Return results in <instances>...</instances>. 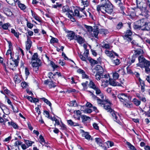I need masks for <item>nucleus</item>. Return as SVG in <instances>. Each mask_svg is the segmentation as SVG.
I'll return each instance as SVG.
<instances>
[{"instance_id": "nucleus-4", "label": "nucleus", "mask_w": 150, "mask_h": 150, "mask_svg": "<svg viewBox=\"0 0 150 150\" xmlns=\"http://www.w3.org/2000/svg\"><path fill=\"white\" fill-rule=\"evenodd\" d=\"M139 63L137 64V66L141 68L150 66V61L146 60L142 55L139 56L138 57Z\"/></svg>"}, {"instance_id": "nucleus-36", "label": "nucleus", "mask_w": 150, "mask_h": 150, "mask_svg": "<svg viewBox=\"0 0 150 150\" xmlns=\"http://www.w3.org/2000/svg\"><path fill=\"white\" fill-rule=\"evenodd\" d=\"M142 22L141 21V19L140 20V25H137V24H134V28L135 29H138L139 28H141L142 29V27H141V26L142 23Z\"/></svg>"}, {"instance_id": "nucleus-17", "label": "nucleus", "mask_w": 150, "mask_h": 150, "mask_svg": "<svg viewBox=\"0 0 150 150\" xmlns=\"http://www.w3.org/2000/svg\"><path fill=\"white\" fill-rule=\"evenodd\" d=\"M74 15L76 16L79 18H84V16L82 14L79 13V11L77 9H75L74 11Z\"/></svg>"}, {"instance_id": "nucleus-33", "label": "nucleus", "mask_w": 150, "mask_h": 150, "mask_svg": "<svg viewBox=\"0 0 150 150\" xmlns=\"http://www.w3.org/2000/svg\"><path fill=\"white\" fill-rule=\"evenodd\" d=\"M127 144L129 148L130 149V150H137L135 147L129 142H127Z\"/></svg>"}, {"instance_id": "nucleus-51", "label": "nucleus", "mask_w": 150, "mask_h": 150, "mask_svg": "<svg viewBox=\"0 0 150 150\" xmlns=\"http://www.w3.org/2000/svg\"><path fill=\"white\" fill-rule=\"evenodd\" d=\"M85 26L88 32H91L92 31V27H91L86 25H85Z\"/></svg>"}, {"instance_id": "nucleus-18", "label": "nucleus", "mask_w": 150, "mask_h": 150, "mask_svg": "<svg viewBox=\"0 0 150 150\" xmlns=\"http://www.w3.org/2000/svg\"><path fill=\"white\" fill-rule=\"evenodd\" d=\"M135 55H133L131 58L129 59V60L127 61V65H128V66L130 65L132 63H134L135 62Z\"/></svg>"}, {"instance_id": "nucleus-8", "label": "nucleus", "mask_w": 150, "mask_h": 150, "mask_svg": "<svg viewBox=\"0 0 150 150\" xmlns=\"http://www.w3.org/2000/svg\"><path fill=\"white\" fill-rule=\"evenodd\" d=\"M13 63L10 62L9 63L8 62H7V66H8L9 68L13 69V68L15 67H17L18 65V61L17 59H15L13 60Z\"/></svg>"}, {"instance_id": "nucleus-61", "label": "nucleus", "mask_w": 150, "mask_h": 150, "mask_svg": "<svg viewBox=\"0 0 150 150\" xmlns=\"http://www.w3.org/2000/svg\"><path fill=\"white\" fill-rule=\"evenodd\" d=\"M110 47V45L108 44H105L103 46V47H104L106 49H109Z\"/></svg>"}, {"instance_id": "nucleus-60", "label": "nucleus", "mask_w": 150, "mask_h": 150, "mask_svg": "<svg viewBox=\"0 0 150 150\" xmlns=\"http://www.w3.org/2000/svg\"><path fill=\"white\" fill-rule=\"evenodd\" d=\"M90 62L91 63L93 64H97L98 63L97 61L94 60L93 59H90Z\"/></svg>"}, {"instance_id": "nucleus-7", "label": "nucleus", "mask_w": 150, "mask_h": 150, "mask_svg": "<svg viewBox=\"0 0 150 150\" xmlns=\"http://www.w3.org/2000/svg\"><path fill=\"white\" fill-rule=\"evenodd\" d=\"M126 34L123 36V37L124 39L128 41H131L132 39L131 38L130 36L132 35V33L131 30H129L126 31Z\"/></svg>"}, {"instance_id": "nucleus-34", "label": "nucleus", "mask_w": 150, "mask_h": 150, "mask_svg": "<svg viewBox=\"0 0 150 150\" xmlns=\"http://www.w3.org/2000/svg\"><path fill=\"white\" fill-rule=\"evenodd\" d=\"M41 99L47 105H48L50 107H51L52 104L47 99H46L45 98H41Z\"/></svg>"}, {"instance_id": "nucleus-48", "label": "nucleus", "mask_w": 150, "mask_h": 150, "mask_svg": "<svg viewBox=\"0 0 150 150\" xmlns=\"http://www.w3.org/2000/svg\"><path fill=\"white\" fill-rule=\"evenodd\" d=\"M85 51L84 52V56H86V58L88 57V54H89L88 50H87V49H86V48L84 47Z\"/></svg>"}, {"instance_id": "nucleus-35", "label": "nucleus", "mask_w": 150, "mask_h": 150, "mask_svg": "<svg viewBox=\"0 0 150 150\" xmlns=\"http://www.w3.org/2000/svg\"><path fill=\"white\" fill-rule=\"evenodd\" d=\"M51 37L52 38L50 40V42L51 43H57L58 41V40L55 38H54L51 36Z\"/></svg>"}, {"instance_id": "nucleus-28", "label": "nucleus", "mask_w": 150, "mask_h": 150, "mask_svg": "<svg viewBox=\"0 0 150 150\" xmlns=\"http://www.w3.org/2000/svg\"><path fill=\"white\" fill-rule=\"evenodd\" d=\"M89 87L93 89H95L97 86H96L94 83L92 81H90L89 84Z\"/></svg>"}, {"instance_id": "nucleus-11", "label": "nucleus", "mask_w": 150, "mask_h": 150, "mask_svg": "<svg viewBox=\"0 0 150 150\" xmlns=\"http://www.w3.org/2000/svg\"><path fill=\"white\" fill-rule=\"evenodd\" d=\"M110 112L113 117V119L114 121H116L118 123L120 124V122L119 120H117L118 116H119V115L117 112H115L113 110H112L111 112Z\"/></svg>"}, {"instance_id": "nucleus-25", "label": "nucleus", "mask_w": 150, "mask_h": 150, "mask_svg": "<svg viewBox=\"0 0 150 150\" xmlns=\"http://www.w3.org/2000/svg\"><path fill=\"white\" fill-rule=\"evenodd\" d=\"M99 33L98 28H97L93 31V35L96 38H98V35Z\"/></svg>"}, {"instance_id": "nucleus-49", "label": "nucleus", "mask_w": 150, "mask_h": 150, "mask_svg": "<svg viewBox=\"0 0 150 150\" xmlns=\"http://www.w3.org/2000/svg\"><path fill=\"white\" fill-rule=\"evenodd\" d=\"M18 6L21 9L24 10L26 8V6L24 4H18Z\"/></svg>"}, {"instance_id": "nucleus-38", "label": "nucleus", "mask_w": 150, "mask_h": 150, "mask_svg": "<svg viewBox=\"0 0 150 150\" xmlns=\"http://www.w3.org/2000/svg\"><path fill=\"white\" fill-rule=\"evenodd\" d=\"M12 45L11 44V43H10L9 44V49L7 50V52L6 53V55H8L9 54H10L11 56V58H12V57L11 56L12 52H11V46Z\"/></svg>"}, {"instance_id": "nucleus-52", "label": "nucleus", "mask_w": 150, "mask_h": 150, "mask_svg": "<svg viewBox=\"0 0 150 150\" xmlns=\"http://www.w3.org/2000/svg\"><path fill=\"white\" fill-rule=\"evenodd\" d=\"M82 119L84 121H86L90 119V117L86 115H83L81 117Z\"/></svg>"}, {"instance_id": "nucleus-29", "label": "nucleus", "mask_w": 150, "mask_h": 150, "mask_svg": "<svg viewBox=\"0 0 150 150\" xmlns=\"http://www.w3.org/2000/svg\"><path fill=\"white\" fill-rule=\"evenodd\" d=\"M97 103L98 104L101 105V106L102 105H103L106 102V101L101 100L99 98H98L97 99Z\"/></svg>"}, {"instance_id": "nucleus-15", "label": "nucleus", "mask_w": 150, "mask_h": 150, "mask_svg": "<svg viewBox=\"0 0 150 150\" xmlns=\"http://www.w3.org/2000/svg\"><path fill=\"white\" fill-rule=\"evenodd\" d=\"M67 36L70 40H75V35L73 31L69 32Z\"/></svg>"}, {"instance_id": "nucleus-45", "label": "nucleus", "mask_w": 150, "mask_h": 150, "mask_svg": "<svg viewBox=\"0 0 150 150\" xmlns=\"http://www.w3.org/2000/svg\"><path fill=\"white\" fill-rule=\"evenodd\" d=\"M8 123L9 124H11L14 128L16 129H17L18 128V125L13 122H11V123L10 122H8Z\"/></svg>"}, {"instance_id": "nucleus-22", "label": "nucleus", "mask_w": 150, "mask_h": 150, "mask_svg": "<svg viewBox=\"0 0 150 150\" xmlns=\"http://www.w3.org/2000/svg\"><path fill=\"white\" fill-rule=\"evenodd\" d=\"M95 140L96 142L99 145L104 142V141L100 138H95Z\"/></svg>"}, {"instance_id": "nucleus-44", "label": "nucleus", "mask_w": 150, "mask_h": 150, "mask_svg": "<svg viewBox=\"0 0 150 150\" xmlns=\"http://www.w3.org/2000/svg\"><path fill=\"white\" fill-rule=\"evenodd\" d=\"M32 66L33 67H39L40 66V64L37 62H33L32 64Z\"/></svg>"}, {"instance_id": "nucleus-19", "label": "nucleus", "mask_w": 150, "mask_h": 150, "mask_svg": "<svg viewBox=\"0 0 150 150\" xmlns=\"http://www.w3.org/2000/svg\"><path fill=\"white\" fill-rule=\"evenodd\" d=\"M82 135L83 137H85L87 139H91V137L87 132H82Z\"/></svg>"}, {"instance_id": "nucleus-39", "label": "nucleus", "mask_w": 150, "mask_h": 150, "mask_svg": "<svg viewBox=\"0 0 150 150\" xmlns=\"http://www.w3.org/2000/svg\"><path fill=\"white\" fill-rule=\"evenodd\" d=\"M14 79L16 83H18L21 82V80L18 76H15Z\"/></svg>"}, {"instance_id": "nucleus-16", "label": "nucleus", "mask_w": 150, "mask_h": 150, "mask_svg": "<svg viewBox=\"0 0 150 150\" xmlns=\"http://www.w3.org/2000/svg\"><path fill=\"white\" fill-rule=\"evenodd\" d=\"M31 11L32 13V16L36 20L40 22H41V20L40 18L34 12H33L32 10H31Z\"/></svg>"}, {"instance_id": "nucleus-21", "label": "nucleus", "mask_w": 150, "mask_h": 150, "mask_svg": "<svg viewBox=\"0 0 150 150\" xmlns=\"http://www.w3.org/2000/svg\"><path fill=\"white\" fill-rule=\"evenodd\" d=\"M105 53L108 56L111 58H115L113 54L111 52L106 50L105 51Z\"/></svg>"}, {"instance_id": "nucleus-54", "label": "nucleus", "mask_w": 150, "mask_h": 150, "mask_svg": "<svg viewBox=\"0 0 150 150\" xmlns=\"http://www.w3.org/2000/svg\"><path fill=\"white\" fill-rule=\"evenodd\" d=\"M149 66H148L143 68H145V72L147 73H149L150 72V69L149 67Z\"/></svg>"}, {"instance_id": "nucleus-58", "label": "nucleus", "mask_w": 150, "mask_h": 150, "mask_svg": "<svg viewBox=\"0 0 150 150\" xmlns=\"http://www.w3.org/2000/svg\"><path fill=\"white\" fill-rule=\"evenodd\" d=\"M39 139L41 143L42 142H44L45 143H46L45 142V140L43 136L41 135H40Z\"/></svg>"}, {"instance_id": "nucleus-37", "label": "nucleus", "mask_w": 150, "mask_h": 150, "mask_svg": "<svg viewBox=\"0 0 150 150\" xmlns=\"http://www.w3.org/2000/svg\"><path fill=\"white\" fill-rule=\"evenodd\" d=\"M119 74L117 71L113 73L112 75L113 78L115 79H117L119 77Z\"/></svg>"}, {"instance_id": "nucleus-1", "label": "nucleus", "mask_w": 150, "mask_h": 150, "mask_svg": "<svg viewBox=\"0 0 150 150\" xmlns=\"http://www.w3.org/2000/svg\"><path fill=\"white\" fill-rule=\"evenodd\" d=\"M113 5L109 1L100 5H97L96 6V10L98 12L100 13V11L103 14L107 13L111 14L113 11Z\"/></svg>"}, {"instance_id": "nucleus-2", "label": "nucleus", "mask_w": 150, "mask_h": 150, "mask_svg": "<svg viewBox=\"0 0 150 150\" xmlns=\"http://www.w3.org/2000/svg\"><path fill=\"white\" fill-rule=\"evenodd\" d=\"M144 0H136L137 6L141 11L139 15L147 18L149 16V11L147 9L146 4L143 2Z\"/></svg>"}, {"instance_id": "nucleus-32", "label": "nucleus", "mask_w": 150, "mask_h": 150, "mask_svg": "<svg viewBox=\"0 0 150 150\" xmlns=\"http://www.w3.org/2000/svg\"><path fill=\"white\" fill-rule=\"evenodd\" d=\"M112 62L115 65H119L120 63V60L118 59H112Z\"/></svg>"}, {"instance_id": "nucleus-50", "label": "nucleus", "mask_w": 150, "mask_h": 150, "mask_svg": "<svg viewBox=\"0 0 150 150\" xmlns=\"http://www.w3.org/2000/svg\"><path fill=\"white\" fill-rule=\"evenodd\" d=\"M79 57L82 60H83V61H86V56H85L84 55H83L82 54H80L79 55Z\"/></svg>"}, {"instance_id": "nucleus-59", "label": "nucleus", "mask_w": 150, "mask_h": 150, "mask_svg": "<svg viewBox=\"0 0 150 150\" xmlns=\"http://www.w3.org/2000/svg\"><path fill=\"white\" fill-rule=\"evenodd\" d=\"M149 110L148 111L144 112V114L148 117H150V106L149 107Z\"/></svg>"}, {"instance_id": "nucleus-24", "label": "nucleus", "mask_w": 150, "mask_h": 150, "mask_svg": "<svg viewBox=\"0 0 150 150\" xmlns=\"http://www.w3.org/2000/svg\"><path fill=\"white\" fill-rule=\"evenodd\" d=\"M99 146L101 147L104 150H106L107 149V146L106 145V142L102 143L101 144H100Z\"/></svg>"}, {"instance_id": "nucleus-62", "label": "nucleus", "mask_w": 150, "mask_h": 150, "mask_svg": "<svg viewBox=\"0 0 150 150\" xmlns=\"http://www.w3.org/2000/svg\"><path fill=\"white\" fill-rule=\"evenodd\" d=\"M27 26L29 28H31L33 26V24L29 23L27 22Z\"/></svg>"}, {"instance_id": "nucleus-30", "label": "nucleus", "mask_w": 150, "mask_h": 150, "mask_svg": "<svg viewBox=\"0 0 150 150\" xmlns=\"http://www.w3.org/2000/svg\"><path fill=\"white\" fill-rule=\"evenodd\" d=\"M135 54L133 55H135V57H136V55H140L143 54L144 52L142 50H136L135 51Z\"/></svg>"}, {"instance_id": "nucleus-31", "label": "nucleus", "mask_w": 150, "mask_h": 150, "mask_svg": "<svg viewBox=\"0 0 150 150\" xmlns=\"http://www.w3.org/2000/svg\"><path fill=\"white\" fill-rule=\"evenodd\" d=\"M11 32L17 38H19V33L18 32H16L15 30L12 28L11 30Z\"/></svg>"}, {"instance_id": "nucleus-9", "label": "nucleus", "mask_w": 150, "mask_h": 150, "mask_svg": "<svg viewBox=\"0 0 150 150\" xmlns=\"http://www.w3.org/2000/svg\"><path fill=\"white\" fill-rule=\"evenodd\" d=\"M27 41L26 42V49L27 50H30L32 45V42L29 36L27 35Z\"/></svg>"}, {"instance_id": "nucleus-13", "label": "nucleus", "mask_w": 150, "mask_h": 150, "mask_svg": "<svg viewBox=\"0 0 150 150\" xmlns=\"http://www.w3.org/2000/svg\"><path fill=\"white\" fill-rule=\"evenodd\" d=\"M62 11L63 13H66V14L68 13H71L73 14L72 10L69 9V7L67 6H64L62 8Z\"/></svg>"}, {"instance_id": "nucleus-56", "label": "nucleus", "mask_w": 150, "mask_h": 150, "mask_svg": "<svg viewBox=\"0 0 150 150\" xmlns=\"http://www.w3.org/2000/svg\"><path fill=\"white\" fill-rule=\"evenodd\" d=\"M28 85L25 82H23L21 83V86L23 88H26Z\"/></svg>"}, {"instance_id": "nucleus-46", "label": "nucleus", "mask_w": 150, "mask_h": 150, "mask_svg": "<svg viewBox=\"0 0 150 150\" xmlns=\"http://www.w3.org/2000/svg\"><path fill=\"white\" fill-rule=\"evenodd\" d=\"M133 102L134 104L137 106L139 105L140 104L141 102L136 99H134L133 100Z\"/></svg>"}, {"instance_id": "nucleus-63", "label": "nucleus", "mask_w": 150, "mask_h": 150, "mask_svg": "<svg viewBox=\"0 0 150 150\" xmlns=\"http://www.w3.org/2000/svg\"><path fill=\"white\" fill-rule=\"evenodd\" d=\"M88 82L87 81H86L85 83H81L82 85L83 86L84 88H87V85L88 83Z\"/></svg>"}, {"instance_id": "nucleus-12", "label": "nucleus", "mask_w": 150, "mask_h": 150, "mask_svg": "<svg viewBox=\"0 0 150 150\" xmlns=\"http://www.w3.org/2000/svg\"><path fill=\"white\" fill-rule=\"evenodd\" d=\"M75 40H76L80 44H82L85 42V40L79 35H76Z\"/></svg>"}, {"instance_id": "nucleus-26", "label": "nucleus", "mask_w": 150, "mask_h": 150, "mask_svg": "<svg viewBox=\"0 0 150 150\" xmlns=\"http://www.w3.org/2000/svg\"><path fill=\"white\" fill-rule=\"evenodd\" d=\"M67 123L69 125L71 126H78L79 124L73 122L71 120H70L67 121Z\"/></svg>"}, {"instance_id": "nucleus-14", "label": "nucleus", "mask_w": 150, "mask_h": 150, "mask_svg": "<svg viewBox=\"0 0 150 150\" xmlns=\"http://www.w3.org/2000/svg\"><path fill=\"white\" fill-rule=\"evenodd\" d=\"M105 79L103 80H102V82H103L104 81L106 82V83H107L109 81V83L110 85H112L114 86H116L117 85V83H116L115 81L113 80H110V78L108 79Z\"/></svg>"}, {"instance_id": "nucleus-53", "label": "nucleus", "mask_w": 150, "mask_h": 150, "mask_svg": "<svg viewBox=\"0 0 150 150\" xmlns=\"http://www.w3.org/2000/svg\"><path fill=\"white\" fill-rule=\"evenodd\" d=\"M117 72L120 74H121L123 75H124L126 74V73L125 72L124 70L122 69L118 70L117 71Z\"/></svg>"}, {"instance_id": "nucleus-40", "label": "nucleus", "mask_w": 150, "mask_h": 150, "mask_svg": "<svg viewBox=\"0 0 150 150\" xmlns=\"http://www.w3.org/2000/svg\"><path fill=\"white\" fill-rule=\"evenodd\" d=\"M25 143L27 145L28 147H29V146H31L33 142L31 141H29L28 140H25Z\"/></svg>"}, {"instance_id": "nucleus-20", "label": "nucleus", "mask_w": 150, "mask_h": 150, "mask_svg": "<svg viewBox=\"0 0 150 150\" xmlns=\"http://www.w3.org/2000/svg\"><path fill=\"white\" fill-rule=\"evenodd\" d=\"M1 25L2 27L5 30H6L8 29L9 26L10 25V24L9 23H7L4 24L3 25H2V22H0V25Z\"/></svg>"}, {"instance_id": "nucleus-42", "label": "nucleus", "mask_w": 150, "mask_h": 150, "mask_svg": "<svg viewBox=\"0 0 150 150\" xmlns=\"http://www.w3.org/2000/svg\"><path fill=\"white\" fill-rule=\"evenodd\" d=\"M106 145L108 148L110 146L111 147L113 145L114 143L112 142L108 141L106 142Z\"/></svg>"}, {"instance_id": "nucleus-27", "label": "nucleus", "mask_w": 150, "mask_h": 150, "mask_svg": "<svg viewBox=\"0 0 150 150\" xmlns=\"http://www.w3.org/2000/svg\"><path fill=\"white\" fill-rule=\"evenodd\" d=\"M56 83L54 82L53 81H51L49 84V86L50 88H54L56 86Z\"/></svg>"}, {"instance_id": "nucleus-57", "label": "nucleus", "mask_w": 150, "mask_h": 150, "mask_svg": "<svg viewBox=\"0 0 150 150\" xmlns=\"http://www.w3.org/2000/svg\"><path fill=\"white\" fill-rule=\"evenodd\" d=\"M92 112V111L91 109H89V108H87L86 109H85L84 110V112L85 113H91Z\"/></svg>"}, {"instance_id": "nucleus-6", "label": "nucleus", "mask_w": 150, "mask_h": 150, "mask_svg": "<svg viewBox=\"0 0 150 150\" xmlns=\"http://www.w3.org/2000/svg\"><path fill=\"white\" fill-rule=\"evenodd\" d=\"M141 21L142 22L141 26L142 27V30L150 31L149 33L150 34V23L146 22L144 18L142 19Z\"/></svg>"}, {"instance_id": "nucleus-23", "label": "nucleus", "mask_w": 150, "mask_h": 150, "mask_svg": "<svg viewBox=\"0 0 150 150\" xmlns=\"http://www.w3.org/2000/svg\"><path fill=\"white\" fill-rule=\"evenodd\" d=\"M4 12L6 15L11 16L12 15V12L8 8H5L4 9Z\"/></svg>"}, {"instance_id": "nucleus-10", "label": "nucleus", "mask_w": 150, "mask_h": 150, "mask_svg": "<svg viewBox=\"0 0 150 150\" xmlns=\"http://www.w3.org/2000/svg\"><path fill=\"white\" fill-rule=\"evenodd\" d=\"M103 107L108 112H110L112 110L111 108L110 103L108 102L107 101L103 104Z\"/></svg>"}, {"instance_id": "nucleus-3", "label": "nucleus", "mask_w": 150, "mask_h": 150, "mask_svg": "<svg viewBox=\"0 0 150 150\" xmlns=\"http://www.w3.org/2000/svg\"><path fill=\"white\" fill-rule=\"evenodd\" d=\"M96 71L95 75L96 79L98 81L100 80L101 78L108 79L109 76V75L104 74L103 67L99 65H97L95 68Z\"/></svg>"}, {"instance_id": "nucleus-41", "label": "nucleus", "mask_w": 150, "mask_h": 150, "mask_svg": "<svg viewBox=\"0 0 150 150\" xmlns=\"http://www.w3.org/2000/svg\"><path fill=\"white\" fill-rule=\"evenodd\" d=\"M123 25L122 22H119L116 26V28L118 30L120 29L123 26Z\"/></svg>"}, {"instance_id": "nucleus-55", "label": "nucleus", "mask_w": 150, "mask_h": 150, "mask_svg": "<svg viewBox=\"0 0 150 150\" xmlns=\"http://www.w3.org/2000/svg\"><path fill=\"white\" fill-rule=\"evenodd\" d=\"M62 6L61 4H59L58 3H57L56 4L52 5V7L54 8H57V7H60Z\"/></svg>"}, {"instance_id": "nucleus-47", "label": "nucleus", "mask_w": 150, "mask_h": 150, "mask_svg": "<svg viewBox=\"0 0 150 150\" xmlns=\"http://www.w3.org/2000/svg\"><path fill=\"white\" fill-rule=\"evenodd\" d=\"M96 91V93L97 94H99L101 93V91L100 88L98 87H96L95 89H94Z\"/></svg>"}, {"instance_id": "nucleus-64", "label": "nucleus", "mask_w": 150, "mask_h": 150, "mask_svg": "<svg viewBox=\"0 0 150 150\" xmlns=\"http://www.w3.org/2000/svg\"><path fill=\"white\" fill-rule=\"evenodd\" d=\"M44 114L45 115V116L48 118L49 117L50 115L49 112L46 110H45L44 112Z\"/></svg>"}, {"instance_id": "nucleus-5", "label": "nucleus", "mask_w": 150, "mask_h": 150, "mask_svg": "<svg viewBox=\"0 0 150 150\" xmlns=\"http://www.w3.org/2000/svg\"><path fill=\"white\" fill-rule=\"evenodd\" d=\"M117 97L120 101L124 102H127L129 101V96L127 94L124 93H119Z\"/></svg>"}, {"instance_id": "nucleus-43", "label": "nucleus", "mask_w": 150, "mask_h": 150, "mask_svg": "<svg viewBox=\"0 0 150 150\" xmlns=\"http://www.w3.org/2000/svg\"><path fill=\"white\" fill-rule=\"evenodd\" d=\"M38 57V55L37 53H35L34 54L31 59L32 60H35L37 59Z\"/></svg>"}]
</instances>
